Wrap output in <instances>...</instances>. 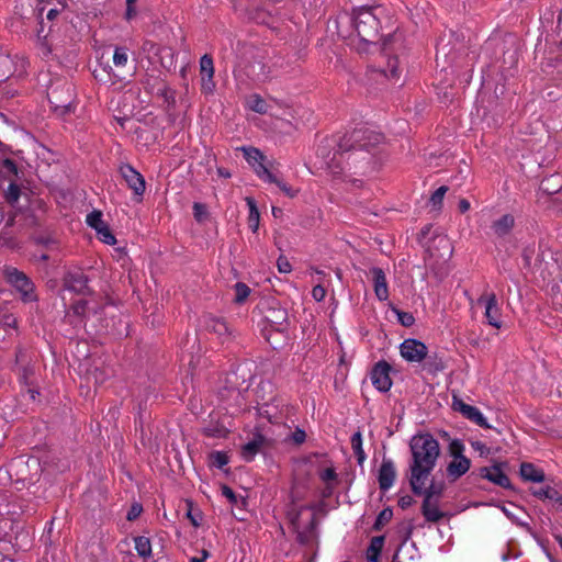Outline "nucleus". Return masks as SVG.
<instances>
[{
    "instance_id": "1",
    "label": "nucleus",
    "mask_w": 562,
    "mask_h": 562,
    "mask_svg": "<svg viewBox=\"0 0 562 562\" xmlns=\"http://www.w3.org/2000/svg\"><path fill=\"white\" fill-rule=\"evenodd\" d=\"M383 139L381 133L369 127L345 133L339 137L330 161H325L331 176L346 171L362 176L383 171L387 161Z\"/></svg>"
},
{
    "instance_id": "2",
    "label": "nucleus",
    "mask_w": 562,
    "mask_h": 562,
    "mask_svg": "<svg viewBox=\"0 0 562 562\" xmlns=\"http://www.w3.org/2000/svg\"><path fill=\"white\" fill-rule=\"evenodd\" d=\"M412 462L409 463V485L419 490L422 479H429L440 456L439 442L430 435L414 436L409 442Z\"/></svg>"
},
{
    "instance_id": "3",
    "label": "nucleus",
    "mask_w": 562,
    "mask_h": 562,
    "mask_svg": "<svg viewBox=\"0 0 562 562\" xmlns=\"http://www.w3.org/2000/svg\"><path fill=\"white\" fill-rule=\"evenodd\" d=\"M3 277L7 283L19 294L20 300L24 304L38 301L36 286L26 273L15 267L5 266L3 268Z\"/></svg>"
},
{
    "instance_id": "4",
    "label": "nucleus",
    "mask_w": 562,
    "mask_h": 562,
    "mask_svg": "<svg viewBox=\"0 0 562 562\" xmlns=\"http://www.w3.org/2000/svg\"><path fill=\"white\" fill-rule=\"evenodd\" d=\"M352 24L363 43H373L379 34L380 21L370 7L363 5L355 10Z\"/></svg>"
},
{
    "instance_id": "5",
    "label": "nucleus",
    "mask_w": 562,
    "mask_h": 562,
    "mask_svg": "<svg viewBox=\"0 0 562 562\" xmlns=\"http://www.w3.org/2000/svg\"><path fill=\"white\" fill-rule=\"evenodd\" d=\"M48 101L55 111L60 114L68 113L72 110V88L70 85L65 83L63 90L52 89L48 91Z\"/></svg>"
},
{
    "instance_id": "6",
    "label": "nucleus",
    "mask_w": 562,
    "mask_h": 562,
    "mask_svg": "<svg viewBox=\"0 0 562 562\" xmlns=\"http://www.w3.org/2000/svg\"><path fill=\"white\" fill-rule=\"evenodd\" d=\"M88 282L89 279L81 269H74L65 274L63 286L65 290L86 295L91 293Z\"/></svg>"
},
{
    "instance_id": "7",
    "label": "nucleus",
    "mask_w": 562,
    "mask_h": 562,
    "mask_svg": "<svg viewBox=\"0 0 562 562\" xmlns=\"http://www.w3.org/2000/svg\"><path fill=\"white\" fill-rule=\"evenodd\" d=\"M427 346L420 340L408 338L400 346L401 356L408 362H422L427 357Z\"/></svg>"
},
{
    "instance_id": "8",
    "label": "nucleus",
    "mask_w": 562,
    "mask_h": 562,
    "mask_svg": "<svg viewBox=\"0 0 562 562\" xmlns=\"http://www.w3.org/2000/svg\"><path fill=\"white\" fill-rule=\"evenodd\" d=\"M452 408L456 412H459L460 414H462V416H464L467 419L476 424L477 426L485 428V429L491 428L486 418L483 416V414L481 413V411L477 407L464 403L461 398H459L457 396H453Z\"/></svg>"
},
{
    "instance_id": "9",
    "label": "nucleus",
    "mask_w": 562,
    "mask_h": 562,
    "mask_svg": "<svg viewBox=\"0 0 562 562\" xmlns=\"http://www.w3.org/2000/svg\"><path fill=\"white\" fill-rule=\"evenodd\" d=\"M391 366L381 360L373 367L370 378L374 387L380 392H387L392 386V380L390 378Z\"/></svg>"
},
{
    "instance_id": "10",
    "label": "nucleus",
    "mask_w": 562,
    "mask_h": 562,
    "mask_svg": "<svg viewBox=\"0 0 562 562\" xmlns=\"http://www.w3.org/2000/svg\"><path fill=\"white\" fill-rule=\"evenodd\" d=\"M477 302L484 303V315L487 319V323L495 328H501V311L495 293H485L479 299Z\"/></svg>"
},
{
    "instance_id": "11",
    "label": "nucleus",
    "mask_w": 562,
    "mask_h": 562,
    "mask_svg": "<svg viewBox=\"0 0 562 562\" xmlns=\"http://www.w3.org/2000/svg\"><path fill=\"white\" fill-rule=\"evenodd\" d=\"M202 325L207 331L217 335V337L223 340L228 338L232 334L228 324L223 318L213 315H204Z\"/></svg>"
},
{
    "instance_id": "12",
    "label": "nucleus",
    "mask_w": 562,
    "mask_h": 562,
    "mask_svg": "<svg viewBox=\"0 0 562 562\" xmlns=\"http://www.w3.org/2000/svg\"><path fill=\"white\" fill-rule=\"evenodd\" d=\"M440 501L438 498H423L420 512L427 522H438L446 516L440 508Z\"/></svg>"
},
{
    "instance_id": "13",
    "label": "nucleus",
    "mask_w": 562,
    "mask_h": 562,
    "mask_svg": "<svg viewBox=\"0 0 562 562\" xmlns=\"http://www.w3.org/2000/svg\"><path fill=\"white\" fill-rule=\"evenodd\" d=\"M396 477V470L394 462L391 459H383L379 469L378 482L382 491H387L394 484Z\"/></svg>"
},
{
    "instance_id": "14",
    "label": "nucleus",
    "mask_w": 562,
    "mask_h": 562,
    "mask_svg": "<svg viewBox=\"0 0 562 562\" xmlns=\"http://www.w3.org/2000/svg\"><path fill=\"white\" fill-rule=\"evenodd\" d=\"M200 72L202 76V90L204 92H212L215 83L213 81L214 77V63L213 58L205 54L200 59Z\"/></svg>"
},
{
    "instance_id": "15",
    "label": "nucleus",
    "mask_w": 562,
    "mask_h": 562,
    "mask_svg": "<svg viewBox=\"0 0 562 562\" xmlns=\"http://www.w3.org/2000/svg\"><path fill=\"white\" fill-rule=\"evenodd\" d=\"M23 161L12 155L0 153V176H19L23 173Z\"/></svg>"
},
{
    "instance_id": "16",
    "label": "nucleus",
    "mask_w": 562,
    "mask_h": 562,
    "mask_svg": "<svg viewBox=\"0 0 562 562\" xmlns=\"http://www.w3.org/2000/svg\"><path fill=\"white\" fill-rule=\"evenodd\" d=\"M373 279L374 294L380 301L389 299V286L385 272L382 268L373 267L370 269Z\"/></svg>"
},
{
    "instance_id": "17",
    "label": "nucleus",
    "mask_w": 562,
    "mask_h": 562,
    "mask_svg": "<svg viewBox=\"0 0 562 562\" xmlns=\"http://www.w3.org/2000/svg\"><path fill=\"white\" fill-rule=\"evenodd\" d=\"M481 475L501 487L510 488V481L508 476L497 465L483 468L481 470Z\"/></svg>"
},
{
    "instance_id": "18",
    "label": "nucleus",
    "mask_w": 562,
    "mask_h": 562,
    "mask_svg": "<svg viewBox=\"0 0 562 562\" xmlns=\"http://www.w3.org/2000/svg\"><path fill=\"white\" fill-rule=\"evenodd\" d=\"M244 157L246 161L252 167L254 171L261 176L267 157L255 147H244Z\"/></svg>"
},
{
    "instance_id": "19",
    "label": "nucleus",
    "mask_w": 562,
    "mask_h": 562,
    "mask_svg": "<svg viewBox=\"0 0 562 562\" xmlns=\"http://www.w3.org/2000/svg\"><path fill=\"white\" fill-rule=\"evenodd\" d=\"M428 479H422L419 490H412L415 495L441 499L443 495V484L435 483L434 481L427 486Z\"/></svg>"
},
{
    "instance_id": "20",
    "label": "nucleus",
    "mask_w": 562,
    "mask_h": 562,
    "mask_svg": "<svg viewBox=\"0 0 562 562\" xmlns=\"http://www.w3.org/2000/svg\"><path fill=\"white\" fill-rule=\"evenodd\" d=\"M471 465L470 459L467 457L452 458L451 462L447 467V474L452 481L459 479L465 474Z\"/></svg>"
},
{
    "instance_id": "21",
    "label": "nucleus",
    "mask_w": 562,
    "mask_h": 562,
    "mask_svg": "<svg viewBox=\"0 0 562 562\" xmlns=\"http://www.w3.org/2000/svg\"><path fill=\"white\" fill-rule=\"evenodd\" d=\"M265 441V438L262 435L257 434L254 436V438L245 443L241 448V458L249 462L251 461L256 454L259 452L260 448L262 447Z\"/></svg>"
},
{
    "instance_id": "22",
    "label": "nucleus",
    "mask_w": 562,
    "mask_h": 562,
    "mask_svg": "<svg viewBox=\"0 0 562 562\" xmlns=\"http://www.w3.org/2000/svg\"><path fill=\"white\" fill-rule=\"evenodd\" d=\"M531 494L539 499H548L562 505V494L552 486L547 485L538 488H532Z\"/></svg>"
},
{
    "instance_id": "23",
    "label": "nucleus",
    "mask_w": 562,
    "mask_h": 562,
    "mask_svg": "<svg viewBox=\"0 0 562 562\" xmlns=\"http://www.w3.org/2000/svg\"><path fill=\"white\" fill-rule=\"evenodd\" d=\"M520 475L525 481L541 483L544 481V472L532 463L524 462L520 465Z\"/></svg>"
},
{
    "instance_id": "24",
    "label": "nucleus",
    "mask_w": 562,
    "mask_h": 562,
    "mask_svg": "<svg viewBox=\"0 0 562 562\" xmlns=\"http://www.w3.org/2000/svg\"><path fill=\"white\" fill-rule=\"evenodd\" d=\"M266 319L277 329L281 330L283 325L286 324L288 313L281 307H271L267 311Z\"/></svg>"
},
{
    "instance_id": "25",
    "label": "nucleus",
    "mask_w": 562,
    "mask_h": 562,
    "mask_svg": "<svg viewBox=\"0 0 562 562\" xmlns=\"http://www.w3.org/2000/svg\"><path fill=\"white\" fill-rule=\"evenodd\" d=\"M144 88L149 93H156L158 95L164 97L165 100H168L169 89H168L167 85L159 78H157V77L146 78V80L144 81Z\"/></svg>"
},
{
    "instance_id": "26",
    "label": "nucleus",
    "mask_w": 562,
    "mask_h": 562,
    "mask_svg": "<svg viewBox=\"0 0 562 562\" xmlns=\"http://www.w3.org/2000/svg\"><path fill=\"white\" fill-rule=\"evenodd\" d=\"M87 313V302L83 300L76 301L71 304L69 311L67 312V317L69 318L71 324L78 325L81 324L83 317Z\"/></svg>"
},
{
    "instance_id": "27",
    "label": "nucleus",
    "mask_w": 562,
    "mask_h": 562,
    "mask_svg": "<svg viewBox=\"0 0 562 562\" xmlns=\"http://www.w3.org/2000/svg\"><path fill=\"white\" fill-rule=\"evenodd\" d=\"M515 220L510 214H505L497 221H495L492 225V229L498 237H504L514 227Z\"/></svg>"
},
{
    "instance_id": "28",
    "label": "nucleus",
    "mask_w": 562,
    "mask_h": 562,
    "mask_svg": "<svg viewBox=\"0 0 562 562\" xmlns=\"http://www.w3.org/2000/svg\"><path fill=\"white\" fill-rule=\"evenodd\" d=\"M245 201H246V204L249 210L248 220H247L248 226L254 233H256L259 228V223H260L259 210L257 207V204H256V201L254 198L246 196Z\"/></svg>"
},
{
    "instance_id": "29",
    "label": "nucleus",
    "mask_w": 562,
    "mask_h": 562,
    "mask_svg": "<svg viewBox=\"0 0 562 562\" xmlns=\"http://www.w3.org/2000/svg\"><path fill=\"white\" fill-rule=\"evenodd\" d=\"M424 360V368L431 374H437L446 369L445 360L438 353H427V357Z\"/></svg>"
},
{
    "instance_id": "30",
    "label": "nucleus",
    "mask_w": 562,
    "mask_h": 562,
    "mask_svg": "<svg viewBox=\"0 0 562 562\" xmlns=\"http://www.w3.org/2000/svg\"><path fill=\"white\" fill-rule=\"evenodd\" d=\"M228 429L220 423H210L202 428V434L210 438H226Z\"/></svg>"
},
{
    "instance_id": "31",
    "label": "nucleus",
    "mask_w": 562,
    "mask_h": 562,
    "mask_svg": "<svg viewBox=\"0 0 562 562\" xmlns=\"http://www.w3.org/2000/svg\"><path fill=\"white\" fill-rule=\"evenodd\" d=\"M539 189L549 195L558 193L562 189L561 178H542Z\"/></svg>"
},
{
    "instance_id": "32",
    "label": "nucleus",
    "mask_w": 562,
    "mask_h": 562,
    "mask_svg": "<svg viewBox=\"0 0 562 562\" xmlns=\"http://www.w3.org/2000/svg\"><path fill=\"white\" fill-rule=\"evenodd\" d=\"M135 550L138 555L143 559H148L151 557V543L149 538L144 536H138L134 539Z\"/></svg>"
},
{
    "instance_id": "33",
    "label": "nucleus",
    "mask_w": 562,
    "mask_h": 562,
    "mask_svg": "<svg viewBox=\"0 0 562 562\" xmlns=\"http://www.w3.org/2000/svg\"><path fill=\"white\" fill-rule=\"evenodd\" d=\"M269 183L276 184L286 196L294 198L300 189L291 186L285 178H267Z\"/></svg>"
},
{
    "instance_id": "34",
    "label": "nucleus",
    "mask_w": 562,
    "mask_h": 562,
    "mask_svg": "<svg viewBox=\"0 0 562 562\" xmlns=\"http://www.w3.org/2000/svg\"><path fill=\"white\" fill-rule=\"evenodd\" d=\"M350 442H351V448L353 450V453L357 457L358 463L362 464L363 461L366 460V453H364L363 448H362V436H361V432L360 431L355 432L351 436Z\"/></svg>"
},
{
    "instance_id": "35",
    "label": "nucleus",
    "mask_w": 562,
    "mask_h": 562,
    "mask_svg": "<svg viewBox=\"0 0 562 562\" xmlns=\"http://www.w3.org/2000/svg\"><path fill=\"white\" fill-rule=\"evenodd\" d=\"M102 212L94 210L91 213L87 215L86 223L88 226L93 228L95 232L101 229L102 227H105L106 224L104 223L102 218Z\"/></svg>"
},
{
    "instance_id": "36",
    "label": "nucleus",
    "mask_w": 562,
    "mask_h": 562,
    "mask_svg": "<svg viewBox=\"0 0 562 562\" xmlns=\"http://www.w3.org/2000/svg\"><path fill=\"white\" fill-rule=\"evenodd\" d=\"M248 108L254 112L266 114L268 112L267 102L258 94H252L248 99Z\"/></svg>"
},
{
    "instance_id": "37",
    "label": "nucleus",
    "mask_w": 562,
    "mask_h": 562,
    "mask_svg": "<svg viewBox=\"0 0 562 562\" xmlns=\"http://www.w3.org/2000/svg\"><path fill=\"white\" fill-rule=\"evenodd\" d=\"M282 165L279 161L272 159H266L261 176H276L283 173Z\"/></svg>"
},
{
    "instance_id": "38",
    "label": "nucleus",
    "mask_w": 562,
    "mask_h": 562,
    "mask_svg": "<svg viewBox=\"0 0 562 562\" xmlns=\"http://www.w3.org/2000/svg\"><path fill=\"white\" fill-rule=\"evenodd\" d=\"M123 180L127 183L128 188H131L136 195H143L146 189L145 178H123Z\"/></svg>"
},
{
    "instance_id": "39",
    "label": "nucleus",
    "mask_w": 562,
    "mask_h": 562,
    "mask_svg": "<svg viewBox=\"0 0 562 562\" xmlns=\"http://www.w3.org/2000/svg\"><path fill=\"white\" fill-rule=\"evenodd\" d=\"M12 72V60L5 54H0V82L4 81Z\"/></svg>"
},
{
    "instance_id": "40",
    "label": "nucleus",
    "mask_w": 562,
    "mask_h": 562,
    "mask_svg": "<svg viewBox=\"0 0 562 562\" xmlns=\"http://www.w3.org/2000/svg\"><path fill=\"white\" fill-rule=\"evenodd\" d=\"M234 288H235L234 302L237 304H243L250 294L249 286L246 283L237 282Z\"/></svg>"
},
{
    "instance_id": "41",
    "label": "nucleus",
    "mask_w": 562,
    "mask_h": 562,
    "mask_svg": "<svg viewBox=\"0 0 562 562\" xmlns=\"http://www.w3.org/2000/svg\"><path fill=\"white\" fill-rule=\"evenodd\" d=\"M128 60L127 49L125 47H116L113 54V64L116 67L126 66Z\"/></svg>"
},
{
    "instance_id": "42",
    "label": "nucleus",
    "mask_w": 562,
    "mask_h": 562,
    "mask_svg": "<svg viewBox=\"0 0 562 562\" xmlns=\"http://www.w3.org/2000/svg\"><path fill=\"white\" fill-rule=\"evenodd\" d=\"M393 517V512L391 508H384L378 515L373 528L375 530H380L385 524H387Z\"/></svg>"
},
{
    "instance_id": "43",
    "label": "nucleus",
    "mask_w": 562,
    "mask_h": 562,
    "mask_svg": "<svg viewBox=\"0 0 562 562\" xmlns=\"http://www.w3.org/2000/svg\"><path fill=\"white\" fill-rule=\"evenodd\" d=\"M212 465L222 469L229 461L228 456L223 451H213L210 454Z\"/></svg>"
},
{
    "instance_id": "44",
    "label": "nucleus",
    "mask_w": 562,
    "mask_h": 562,
    "mask_svg": "<svg viewBox=\"0 0 562 562\" xmlns=\"http://www.w3.org/2000/svg\"><path fill=\"white\" fill-rule=\"evenodd\" d=\"M384 75L391 79H397L400 76L398 71V59L396 57H392L387 61V68L384 70Z\"/></svg>"
},
{
    "instance_id": "45",
    "label": "nucleus",
    "mask_w": 562,
    "mask_h": 562,
    "mask_svg": "<svg viewBox=\"0 0 562 562\" xmlns=\"http://www.w3.org/2000/svg\"><path fill=\"white\" fill-rule=\"evenodd\" d=\"M97 234H98L99 239L106 245H114L116 243V238L111 233L108 225L105 227H102L101 229L97 231Z\"/></svg>"
},
{
    "instance_id": "46",
    "label": "nucleus",
    "mask_w": 562,
    "mask_h": 562,
    "mask_svg": "<svg viewBox=\"0 0 562 562\" xmlns=\"http://www.w3.org/2000/svg\"><path fill=\"white\" fill-rule=\"evenodd\" d=\"M464 451V445L461 440L454 439L449 445V453L452 458H462Z\"/></svg>"
},
{
    "instance_id": "47",
    "label": "nucleus",
    "mask_w": 562,
    "mask_h": 562,
    "mask_svg": "<svg viewBox=\"0 0 562 562\" xmlns=\"http://www.w3.org/2000/svg\"><path fill=\"white\" fill-rule=\"evenodd\" d=\"M0 247L15 249L18 247V241L15 240V238L12 235H10L8 232L3 231L0 234Z\"/></svg>"
},
{
    "instance_id": "48",
    "label": "nucleus",
    "mask_w": 562,
    "mask_h": 562,
    "mask_svg": "<svg viewBox=\"0 0 562 562\" xmlns=\"http://www.w3.org/2000/svg\"><path fill=\"white\" fill-rule=\"evenodd\" d=\"M448 191V188L442 186L439 187L430 196V203L434 207H440L442 204L443 196L446 192Z\"/></svg>"
},
{
    "instance_id": "49",
    "label": "nucleus",
    "mask_w": 562,
    "mask_h": 562,
    "mask_svg": "<svg viewBox=\"0 0 562 562\" xmlns=\"http://www.w3.org/2000/svg\"><path fill=\"white\" fill-rule=\"evenodd\" d=\"M20 198V188L14 184V183H11L8 188V190L5 191V199L7 201L10 203V204H14Z\"/></svg>"
},
{
    "instance_id": "50",
    "label": "nucleus",
    "mask_w": 562,
    "mask_h": 562,
    "mask_svg": "<svg viewBox=\"0 0 562 562\" xmlns=\"http://www.w3.org/2000/svg\"><path fill=\"white\" fill-rule=\"evenodd\" d=\"M397 319L398 322L405 326V327H411L414 325L415 323V318L413 316L412 313H408V312H402V311H397Z\"/></svg>"
},
{
    "instance_id": "51",
    "label": "nucleus",
    "mask_w": 562,
    "mask_h": 562,
    "mask_svg": "<svg viewBox=\"0 0 562 562\" xmlns=\"http://www.w3.org/2000/svg\"><path fill=\"white\" fill-rule=\"evenodd\" d=\"M34 240L37 245L43 246L47 250H52L56 246V240L50 236H38V237H35Z\"/></svg>"
},
{
    "instance_id": "52",
    "label": "nucleus",
    "mask_w": 562,
    "mask_h": 562,
    "mask_svg": "<svg viewBox=\"0 0 562 562\" xmlns=\"http://www.w3.org/2000/svg\"><path fill=\"white\" fill-rule=\"evenodd\" d=\"M136 2H137V0H126V10H125V14H124V18L126 21H132L133 19L136 18V15H137Z\"/></svg>"
},
{
    "instance_id": "53",
    "label": "nucleus",
    "mask_w": 562,
    "mask_h": 562,
    "mask_svg": "<svg viewBox=\"0 0 562 562\" xmlns=\"http://www.w3.org/2000/svg\"><path fill=\"white\" fill-rule=\"evenodd\" d=\"M193 215L198 222H202L206 217V207L204 204L195 202L193 204Z\"/></svg>"
},
{
    "instance_id": "54",
    "label": "nucleus",
    "mask_w": 562,
    "mask_h": 562,
    "mask_svg": "<svg viewBox=\"0 0 562 562\" xmlns=\"http://www.w3.org/2000/svg\"><path fill=\"white\" fill-rule=\"evenodd\" d=\"M384 538L383 537H374L371 541L369 551L372 552V555H379L383 546Z\"/></svg>"
},
{
    "instance_id": "55",
    "label": "nucleus",
    "mask_w": 562,
    "mask_h": 562,
    "mask_svg": "<svg viewBox=\"0 0 562 562\" xmlns=\"http://www.w3.org/2000/svg\"><path fill=\"white\" fill-rule=\"evenodd\" d=\"M1 324L4 327L16 328L18 318L13 314H4L1 317Z\"/></svg>"
},
{
    "instance_id": "56",
    "label": "nucleus",
    "mask_w": 562,
    "mask_h": 562,
    "mask_svg": "<svg viewBox=\"0 0 562 562\" xmlns=\"http://www.w3.org/2000/svg\"><path fill=\"white\" fill-rule=\"evenodd\" d=\"M306 439V434L303 429H300V428H296L292 435H291V440L295 443V445H302Z\"/></svg>"
},
{
    "instance_id": "57",
    "label": "nucleus",
    "mask_w": 562,
    "mask_h": 562,
    "mask_svg": "<svg viewBox=\"0 0 562 562\" xmlns=\"http://www.w3.org/2000/svg\"><path fill=\"white\" fill-rule=\"evenodd\" d=\"M142 510V505L133 504L127 512L126 519L130 521L135 520L140 515Z\"/></svg>"
},
{
    "instance_id": "58",
    "label": "nucleus",
    "mask_w": 562,
    "mask_h": 562,
    "mask_svg": "<svg viewBox=\"0 0 562 562\" xmlns=\"http://www.w3.org/2000/svg\"><path fill=\"white\" fill-rule=\"evenodd\" d=\"M278 270L281 273H289L291 271V265L288 259L283 256H280L277 261Z\"/></svg>"
},
{
    "instance_id": "59",
    "label": "nucleus",
    "mask_w": 562,
    "mask_h": 562,
    "mask_svg": "<svg viewBox=\"0 0 562 562\" xmlns=\"http://www.w3.org/2000/svg\"><path fill=\"white\" fill-rule=\"evenodd\" d=\"M120 176H142L139 171L135 170L132 166L124 164L120 166Z\"/></svg>"
},
{
    "instance_id": "60",
    "label": "nucleus",
    "mask_w": 562,
    "mask_h": 562,
    "mask_svg": "<svg viewBox=\"0 0 562 562\" xmlns=\"http://www.w3.org/2000/svg\"><path fill=\"white\" fill-rule=\"evenodd\" d=\"M319 476L324 482L335 481L337 479V474L333 468L323 470Z\"/></svg>"
},
{
    "instance_id": "61",
    "label": "nucleus",
    "mask_w": 562,
    "mask_h": 562,
    "mask_svg": "<svg viewBox=\"0 0 562 562\" xmlns=\"http://www.w3.org/2000/svg\"><path fill=\"white\" fill-rule=\"evenodd\" d=\"M326 290L322 285H315L312 290V296L317 301L321 302L325 299Z\"/></svg>"
},
{
    "instance_id": "62",
    "label": "nucleus",
    "mask_w": 562,
    "mask_h": 562,
    "mask_svg": "<svg viewBox=\"0 0 562 562\" xmlns=\"http://www.w3.org/2000/svg\"><path fill=\"white\" fill-rule=\"evenodd\" d=\"M222 494L225 496L232 504H235L237 502V496L235 492L228 487L227 485L222 486Z\"/></svg>"
},
{
    "instance_id": "63",
    "label": "nucleus",
    "mask_w": 562,
    "mask_h": 562,
    "mask_svg": "<svg viewBox=\"0 0 562 562\" xmlns=\"http://www.w3.org/2000/svg\"><path fill=\"white\" fill-rule=\"evenodd\" d=\"M413 503H414L413 497H412V496L406 495V496H403V497H401V498H400V501H398V506H400L402 509H406V508H408L409 506H412V505H413Z\"/></svg>"
},
{
    "instance_id": "64",
    "label": "nucleus",
    "mask_w": 562,
    "mask_h": 562,
    "mask_svg": "<svg viewBox=\"0 0 562 562\" xmlns=\"http://www.w3.org/2000/svg\"><path fill=\"white\" fill-rule=\"evenodd\" d=\"M470 209V202L467 199H461L459 202V210L461 213H465Z\"/></svg>"
}]
</instances>
